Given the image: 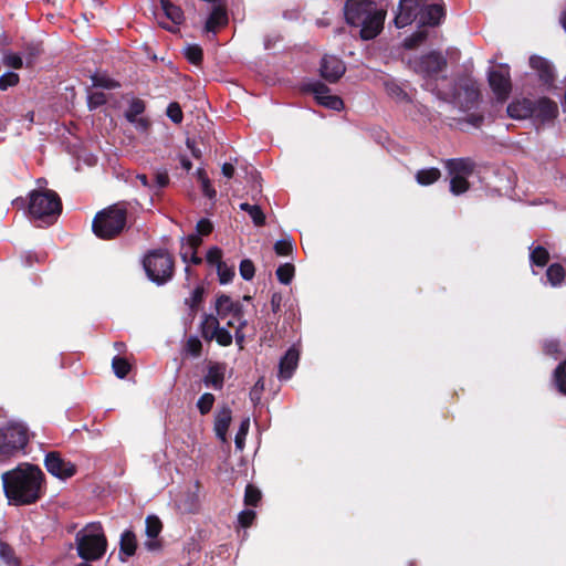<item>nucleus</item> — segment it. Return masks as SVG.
I'll use <instances>...</instances> for the list:
<instances>
[{
  "label": "nucleus",
  "instance_id": "nucleus-1",
  "mask_svg": "<svg viewBox=\"0 0 566 566\" xmlns=\"http://www.w3.org/2000/svg\"><path fill=\"white\" fill-rule=\"evenodd\" d=\"M1 481L8 503L14 506L35 504L46 492L45 474L31 463H21L3 472Z\"/></svg>",
  "mask_w": 566,
  "mask_h": 566
},
{
  "label": "nucleus",
  "instance_id": "nucleus-2",
  "mask_svg": "<svg viewBox=\"0 0 566 566\" xmlns=\"http://www.w3.org/2000/svg\"><path fill=\"white\" fill-rule=\"evenodd\" d=\"M344 11L347 23L359 29L363 40H371L382 30L386 11L378 9L374 1L347 0Z\"/></svg>",
  "mask_w": 566,
  "mask_h": 566
},
{
  "label": "nucleus",
  "instance_id": "nucleus-3",
  "mask_svg": "<svg viewBox=\"0 0 566 566\" xmlns=\"http://www.w3.org/2000/svg\"><path fill=\"white\" fill-rule=\"evenodd\" d=\"M76 551L85 562L99 560L106 553L107 538L99 522L86 524L75 535Z\"/></svg>",
  "mask_w": 566,
  "mask_h": 566
},
{
  "label": "nucleus",
  "instance_id": "nucleus-4",
  "mask_svg": "<svg viewBox=\"0 0 566 566\" xmlns=\"http://www.w3.org/2000/svg\"><path fill=\"white\" fill-rule=\"evenodd\" d=\"M126 226V210L117 205L98 212L93 220V231L101 239H112Z\"/></svg>",
  "mask_w": 566,
  "mask_h": 566
},
{
  "label": "nucleus",
  "instance_id": "nucleus-5",
  "mask_svg": "<svg viewBox=\"0 0 566 566\" xmlns=\"http://www.w3.org/2000/svg\"><path fill=\"white\" fill-rule=\"evenodd\" d=\"M30 214L44 223H52L61 212V200L52 190L32 191L29 203Z\"/></svg>",
  "mask_w": 566,
  "mask_h": 566
},
{
  "label": "nucleus",
  "instance_id": "nucleus-6",
  "mask_svg": "<svg viewBox=\"0 0 566 566\" xmlns=\"http://www.w3.org/2000/svg\"><path fill=\"white\" fill-rule=\"evenodd\" d=\"M144 268L148 277L156 284L161 285L171 279L174 261L167 252L156 250L145 258Z\"/></svg>",
  "mask_w": 566,
  "mask_h": 566
},
{
  "label": "nucleus",
  "instance_id": "nucleus-7",
  "mask_svg": "<svg viewBox=\"0 0 566 566\" xmlns=\"http://www.w3.org/2000/svg\"><path fill=\"white\" fill-rule=\"evenodd\" d=\"M446 168L450 176V191L454 196L467 192L470 188L468 178L474 171V163L469 158L446 160Z\"/></svg>",
  "mask_w": 566,
  "mask_h": 566
},
{
  "label": "nucleus",
  "instance_id": "nucleus-8",
  "mask_svg": "<svg viewBox=\"0 0 566 566\" xmlns=\"http://www.w3.org/2000/svg\"><path fill=\"white\" fill-rule=\"evenodd\" d=\"M28 430L20 424H11L0 431V459H8L28 444Z\"/></svg>",
  "mask_w": 566,
  "mask_h": 566
},
{
  "label": "nucleus",
  "instance_id": "nucleus-9",
  "mask_svg": "<svg viewBox=\"0 0 566 566\" xmlns=\"http://www.w3.org/2000/svg\"><path fill=\"white\" fill-rule=\"evenodd\" d=\"M410 66L416 73L427 80L423 84L424 88L433 91L432 83L429 80L444 70L447 66V60L441 53L433 51L427 55L410 61Z\"/></svg>",
  "mask_w": 566,
  "mask_h": 566
},
{
  "label": "nucleus",
  "instance_id": "nucleus-10",
  "mask_svg": "<svg viewBox=\"0 0 566 566\" xmlns=\"http://www.w3.org/2000/svg\"><path fill=\"white\" fill-rule=\"evenodd\" d=\"M216 312L220 318L230 317L228 325L235 328L237 333L245 325L243 321L242 304L234 302L228 295H220L216 301Z\"/></svg>",
  "mask_w": 566,
  "mask_h": 566
},
{
  "label": "nucleus",
  "instance_id": "nucleus-11",
  "mask_svg": "<svg viewBox=\"0 0 566 566\" xmlns=\"http://www.w3.org/2000/svg\"><path fill=\"white\" fill-rule=\"evenodd\" d=\"M44 467L50 474L61 480L72 478L76 473L75 464L64 460L57 451H51L45 455Z\"/></svg>",
  "mask_w": 566,
  "mask_h": 566
},
{
  "label": "nucleus",
  "instance_id": "nucleus-12",
  "mask_svg": "<svg viewBox=\"0 0 566 566\" xmlns=\"http://www.w3.org/2000/svg\"><path fill=\"white\" fill-rule=\"evenodd\" d=\"M427 0H400L395 17L397 28L411 24L418 18V12L424 7Z\"/></svg>",
  "mask_w": 566,
  "mask_h": 566
},
{
  "label": "nucleus",
  "instance_id": "nucleus-13",
  "mask_svg": "<svg viewBox=\"0 0 566 566\" xmlns=\"http://www.w3.org/2000/svg\"><path fill=\"white\" fill-rule=\"evenodd\" d=\"M489 84L499 101H505L511 92L510 73L506 67H499L489 73Z\"/></svg>",
  "mask_w": 566,
  "mask_h": 566
},
{
  "label": "nucleus",
  "instance_id": "nucleus-14",
  "mask_svg": "<svg viewBox=\"0 0 566 566\" xmlns=\"http://www.w3.org/2000/svg\"><path fill=\"white\" fill-rule=\"evenodd\" d=\"M307 91L314 95L321 105L334 111L343 108L342 98L332 95L329 88L325 84L319 82L311 83L307 85Z\"/></svg>",
  "mask_w": 566,
  "mask_h": 566
},
{
  "label": "nucleus",
  "instance_id": "nucleus-15",
  "mask_svg": "<svg viewBox=\"0 0 566 566\" xmlns=\"http://www.w3.org/2000/svg\"><path fill=\"white\" fill-rule=\"evenodd\" d=\"M202 333L206 338H214L222 346L229 345L232 342L231 334L219 326L218 318L212 314L206 315L202 322Z\"/></svg>",
  "mask_w": 566,
  "mask_h": 566
},
{
  "label": "nucleus",
  "instance_id": "nucleus-16",
  "mask_svg": "<svg viewBox=\"0 0 566 566\" xmlns=\"http://www.w3.org/2000/svg\"><path fill=\"white\" fill-rule=\"evenodd\" d=\"M226 370V364L210 360L207 366V374L203 377V384L216 390L222 389Z\"/></svg>",
  "mask_w": 566,
  "mask_h": 566
},
{
  "label": "nucleus",
  "instance_id": "nucleus-17",
  "mask_svg": "<svg viewBox=\"0 0 566 566\" xmlns=\"http://www.w3.org/2000/svg\"><path fill=\"white\" fill-rule=\"evenodd\" d=\"M345 72L343 62L333 55H326L322 59L321 75L328 82H336Z\"/></svg>",
  "mask_w": 566,
  "mask_h": 566
},
{
  "label": "nucleus",
  "instance_id": "nucleus-18",
  "mask_svg": "<svg viewBox=\"0 0 566 566\" xmlns=\"http://www.w3.org/2000/svg\"><path fill=\"white\" fill-rule=\"evenodd\" d=\"M444 17L443 8L440 4H424L418 12L417 20L421 25L436 27L439 25Z\"/></svg>",
  "mask_w": 566,
  "mask_h": 566
},
{
  "label": "nucleus",
  "instance_id": "nucleus-19",
  "mask_svg": "<svg viewBox=\"0 0 566 566\" xmlns=\"http://www.w3.org/2000/svg\"><path fill=\"white\" fill-rule=\"evenodd\" d=\"M535 103L528 98L515 99L507 106V115L513 119H526L533 117Z\"/></svg>",
  "mask_w": 566,
  "mask_h": 566
},
{
  "label": "nucleus",
  "instance_id": "nucleus-20",
  "mask_svg": "<svg viewBox=\"0 0 566 566\" xmlns=\"http://www.w3.org/2000/svg\"><path fill=\"white\" fill-rule=\"evenodd\" d=\"M201 244V239L197 234H190L182 240L180 255L184 262L199 264L201 259L196 255V249Z\"/></svg>",
  "mask_w": 566,
  "mask_h": 566
},
{
  "label": "nucleus",
  "instance_id": "nucleus-21",
  "mask_svg": "<svg viewBox=\"0 0 566 566\" xmlns=\"http://www.w3.org/2000/svg\"><path fill=\"white\" fill-rule=\"evenodd\" d=\"M479 98V90L475 83L469 81L464 85L461 86V91L458 93L457 99L458 104L463 109H470L474 106Z\"/></svg>",
  "mask_w": 566,
  "mask_h": 566
},
{
  "label": "nucleus",
  "instance_id": "nucleus-22",
  "mask_svg": "<svg viewBox=\"0 0 566 566\" xmlns=\"http://www.w3.org/2000/svg\"><path fill=\"white\" fill-rule=\"evenodd\" d=\"M231 409L229 407L221 408L214 419V432L216 436L221 440L226 441L229 426L231 423Z\"/></svg>",
  "mask_w": 566,
  "mask_h": 566
},
{
  "label": "nucleus",
  "instance_id": "nucleus-23",
  "mask_svg": "<svg viewBox=\"0 0 566 566\" xmlns=\"http://www.w3.org/2000/svg\"><path fill=\"white\" fill-rule=\"evenodd\" d=\"M558 112L557 104L547 99V98H541L535 104V113L533 117L546 122L549 119H553Z\"/></svg>",
  "mask_w": 566,
  "mask_h": 566
},
{
  "label": "nucleus",
  "instance_id": "nucleus-24",
  "mask_svg": "<svg viewBox=\"0 0 566 566\" xmlns=\"http://www.w3.org/2000/svg\"><path fill=\"white\" fill-rule=\"evenodd\" d=\"M228 23V14L223 7L217 6L213 8L211 14L209 15L205 30L207 32H216V30L220 27H223Z\"/></svg>",
  "mask_w": 566,
  "mask_h": 566
},
{
  "label": "nucleus",
  "instance_id": "nucleus-25",
  "mask_svg": "<svg viewBox=\"0 0 566 566\" xmlns=\"http://www.w3.org/2000/svg\"><path fill=\"white\" fill-rule=\"evenodd\" d=\"M530 65L537 71L541 80L548 84L553 80V67L549 62L539 56L530 57Z\"/></svg>",
  "mask_w": 566,
  "mask_h": 566
},
{
  "label": "nucleus",
  "instance_id": "nucleus-26",
  "mask_svg": "<svg viewBox=\"0 0 566 566\" xmlns=\"http://www.w3.org/2000/svg\"><path fill=\"white\" fill-rule=\"evenodd\" d=\"M137 549V538L133 531L126 530L120 535L119 541V554L126 557L134 556Z\"/></svg>",
  "mask_w": 566,
  "mask_h": 566
},
{
  "label": "nucleus",
  "instance_id": "nucleus-27",
  "mask_svg": "<svg viewBox=\"0 0 566 566\" xmlns=\"http://www.w3.org/2000/svg\"><path fill=\"white\" fill-rule=\"evenodd\" d=\"M300 356H282L279 364V378L281 380H287L292 377L298 365Z\"/></svg>",
  "mask_w": 566,
  "mask_h": 566
},
{
  "label": "nucleus",
  "instance_id": "nucleus-28",
  "mask_svg": "<svg viewBox=\"0 0 566 566\" xmlns=\"http://www.w3.org/2000/svg\"><path fill=\"white\" fill-rule=\"evenodd\" d=\"M160 8L166 18H168L175 25H178L184 21L182 10L169 0H160Z\"/></svg>",
  "mask_w": 566,
  "mask_h": 566
},
{
  "label": "nucleus",
  "instance_id": "nucleus-29",
  "mask_svg": "<svg viewBox=\"0 0 566 566\" xmlns=\"http://www.w3.org/2000/svg\"><path fill=\"white\" fill-rule=\"evenodd\" d=\"M441 177L438 168H426L417 171L415 178L420 186H430Z\"/></svg>",
  "mask_w": 566,
  "mask_h": 566
},
{
  "label": "nucleus",
  "instance_id": "nucleus-30",
  "mask_svg": "<svg viewBox=\"0 0 566 566\" xmlns=\"http://www.w3.org/2000/svg\"><path fill=\"white\" fill-rule=\"evenodd\" d=\"M112 368L118 378H125L132 370V363L126 356H114L112 360Z\"/></svg>",
  "mask_w": 566,
  "mask_h": 566
},
{
  "label": "nucleus",
  "instance_id": "nucleus-31",
  "mask_svg": "<svg viewBox=\"0 0 566 566\" xmlns=\"http://www.w3.org/2000/svg\"><path fill=\"white\" fill-rule=\"evenodd\" d=\"M145 533L148 538H157L163 531V523L156 515H148L145 520Z\"/></svg>",
  "mask_w": 566,
  "mask_h": 566
},
{
  "label": "nucleus",
  "instance_id": "nucleus-32",
  "mask_svg": "<svg viewBox=\"0 0 566 566\" xmlns=\"http://www.w3.org/2000/svg\"><path fill=\"white\" fill-rule=\"evenodd\" d=\"M546 276L552 286L560 285L565 279V270L560 264H552L547 271Z\"/></svg>",
  "mask_w": 566,
  "mask_h": 566
},
{
  "label": "nucleus",
  "instance_id": "nucleus-33",
  "mask_svg": "<svg viewBox=\"0 0 566 566\" xmlns=\"http://www.w3.org/2000/svg\"><path fill=\"white\" fill-rule=\"evenodd\" d=\"M145 111V104L142 99H133L125 112V117L129 123H134Z\"/></svg>",
  "mask_w": 566,
  "mask_h": 566
},
{
  "label": "nucleus",
  "instance_id": "nucleus-34",
  "mask_svg": "<svg viewBox=\"0 0 566 566\" xmlns=\"http://www.w3.org/2000/svg\"><path fill=\"white\" fill-rule=\"evenodd\" d=\"M240 209L249 213L255 226L264 223L265 216L259 206L243 202L240 205Z\"/></svg>",
  "mask_w": 566,
  "mask_h": 566
},
{
  "label": "nucleus",
  "instance_id": "nucleus-35",
  "mask_svg": "<svg viewBox=\"0 0 566 566\" xmlns=\"http://www.w3.org/2000/svg\"><path fill=\"white\" fill-rule=\"evenodd\" d=\"M0 558L9 566H19L14 549L6 542L0 541Z\"/></svg>",
  "mask_w": 566,
  "mask_h": 566
},
{
  "label": "nucleus",
  "instance_id": "nucleus-36",
  "mask_svg": "<svg viewBox=\"0 0 566 566\" xmlns=\"http://www.w3.org/2000/svg\"><path fill=\"white\" fill-rule=\"evenodd\" d=\"M554 382L558 391L566 396V360L560 363L555 369Z\"/></svg>",
  "mask_w": 566,
  "mask_h": 566
},
{
  "label": "nucleus",
  "instance_id": "nucleus-37",
  "mask_svg": "<svg viewBox=\"0 0 566 566\" xmlns=\"http://www.w3.org/2000/svg\"><path fill=\"white\" fill-rule=\"evenodd\" d=\"M262 497L261 491L253 484H248L244 492V504L247 506H258Z\"/></svg>",
  "mask_w": 566,
  "mask_h": 566
},
{
  "label": "nucleus",
  "instance_id": "nucleus-38",
  "mask_svg": "<svg viewBox=\"0 0 566 566\" xmlns=\"http://www.w3.org/2000/svg\"><path fill=\"white\" fill-rule=\"evenodd\" d=\"M530 258L533 264L537 266H544L549 259V253L545 248L536 247L531 250Z\"/></svg>",
  "mask_w": 566,
  "mask_h": 566
},
{
  "label": "nucleus",
  "instance_id": "nucleus-39",
  "mask_svg": "<svg viewBox=\"0 0 566 566\" xmlns=\"http://www.w3.org/2000/svg\"><path fill=\"white\" fill-rule=\"evenodd\" d=\"M217 272L220 283L227 284L231 282L234 276V265H228L226 262H219Z\"/></svg>",
  "mask_w": 566,
  "mask_h": 566
},
{
  "label": "nucleus",
  "instance_id": "nucleus-40",
  "mask_svg": "<svg viewBox=\"0 0 566 566\" xmlns=\"http://www.w3.org/2000/svg\"><path fill=\"white\" fill-rule=\"evenodd\" d=\"M214 400V396L210 392H205L203 395H201L197 401L199 412L201 415L209 413L213 407Z\"/></svg>",
  "mask_w": 566,
  "mask_h": 566
},
{
  "label": "nucleus",
  "instance_id": "nucleus-41",
  "mask_svg": "<svg viewBox=\"0 0 566 566\" xmlns=\"http://www.w3.org/2000/svg\"><path fill=\"white\" fill-rule=\"evenodd\" d=\"M276 276L283 284H289L294 276V266L291 263L282 264L276 270Z\"/></svg>",
  "mask_w": 566,
  "mask_h": 566
},
{
  "label": "nucleus",
  "instance_id": "nucleus-42",
  "mask_svg": "<svg viewBox=\"0 0 566 566\" xmlns=\"http://www.w3.org/2000/svg\"><path fill=\"white\" fill-rule=\"evenodd\" d=\"M428 36V33L426 30H419L411 34L409 38L405 39L403 46L406 49H415L420 43H422Z\"/></svg>",
  "mask_w": 566,
  "mask_h": 566
},
{
  "label": "nucleus",
  "instance_id": "nucleus-43",
  "mask_svg": "<svg viewBox=\"0 0 566 566\" xmlns=\"http://www.w3.org/2000/svg\"><path fill=\"white\" fill-rule=\"evenodd\" d=\"M92 83L94 87H103L107 90L116 88L118 87V83L114 80L105 76V75H98L95 74L92 76Z\"/></svg>",
  "mask_w": 566,
  "mask_h": 566
},
{
  "label": "nucleus",
  "instance_id": "nucleus-44",
  "mask_svg": "<svg viewBox=\"0 0 566 566\" xmlns=\"http://www.w3.org/2000/svg\"><path fill=\"white\" fill-rule=\"evenodd\" d=\"M249 428H250V420H249V418H247L241 422L239 430L235 434L234 442H235V447L238 449H242L244 447V440L248 434Z\"/></svg>",
  "mask_w": 566,
  "mask_h": 566
},
{
  "label": "nucleus",
  "instance_id": "nucleus-45",
  "mask_svg": "<svg viewBox=\"0 0 566 566\" xmlns=\"http://www.w3.org/2000/svg\"><path fill=\"white\" fill-rule=\"evenodd\" d=\"M264 377L261 376L254 384V386L250 390V399L255 405L261 400L262 392L264 390Z\"/></svg>",
  "mask_w": 566,
  "mask_h": 566
},
{
  "label": "nucleus",
  "instance_id": "nucleus-46",
  "mask_svg": "<svg viewBox=\"0 0 566 566\" xmlns=\"http://www.w3.org/2000/svg\"><path fill=\"white\" fill-rule=\"evenodd\" d=\"M255 517H256V514L253 510H244V511L240 512V514L238 516V521L242 527L247 528L253 524Z\"/></svg>",
  "mask_w": 566,
  "mask_h": 566
},
{
  "label": "nucleus",
  "instance_id": "nucleus-47",
  "mask_svg": "<svg viewBox=\"0 0 566 566\" xmlns=\"http://www.w3.org/2000/svg\"><path fill=\"white\" fill-rule=\"evenodd\" d=\"M18 81H19L18 74H15L13 72L4 73L3 75L0 76V90L6 91L10 86L15 85L18 83Z\"/></svg>",
  "mask_w": 566,
  "mask_h": 566
},
{
  "label": "nucleus",
  "instance_id": "nucleus-48",
  "mask_svg": "<svg viewBox=\"0 0 566 566\" xmlns=\"http://www.w3.org/2000/svg\"><path fill=\"white\" fill-rule=\"evenodd\" d=\"M186 56L191 63L197 64L202 60V50L198 45H189L186 48Z\"/></svg>",
  "mask_w": 566,
  "mask_h": 566
},
{
  "label": "nucleus",
  "instance_id": "nucleus-49",
  "mask_svg": "<svg viewBox=\"0 0 566 566\" xmlns=\"http://www.w3.org/2000/svg\"><path fill=\"white\" fill-rule=\"evenodd\" d=\"M274 250L277 255H289L292 253L293 245L290 240L283 239V240H279L274 244Z\"/></svg>",
  "mask_w": 566,
  "mask_h": 566
},
{
  "label": "nucleus",
  "instance_id": "nucleus-50",
  "mask_svg": "<svg viewBox=\"0 0 566 566\" xmlns=\"http://www.w3.org/2000/svg\"><path fill=\"white\" fill-rule=\"evenodd\" d=\"M87 103L90 108H96L106 103V95L102 92H94L88 94Z\"/></svg>",
  "mask_w": 566,
  "mask_h": 566
},
{
  "label": "nucleus",
  "instance_id": "nucleus-51",
  "mask_svg": "<svg viewBox=\"0 0 566 566\" xmlns=\"http://www.w3.org/2000/svg\"><path fill=\"white\" fill-rule=\"evenodd\" d=\"M167 116L176 124L182 120V112L177 103H171L167 108Z\"/></svg>",
  "mask_w": 566,
  "mask_h": 566
},
{
  "label": "nucleus",
  "instance_id": "nucleus-52",
  "mask_svg": "<svg viewBox=\"0 0 566 566\" xmlns=\"http://www.w3.org/2000/svg\"><path fill=\"white\" fill-rule=\"evenodd\" d=\"M240 274L244 280H251L254 276V265L250 260H243L240 263Z\"/></svg>",
  "mask_w": 566,
  "mask_h": 566
},
{
  "label": "nucleus",
  "instance_id": "nucleus-53",
  "mask_svg": "<svg viewBox=\"0 0 566 566\" xmlns=\"http://www.w3.org/2000/svg\"><path fill=\"white\" fill-rule=\"evenodd\" d=\"M169 184V176L167 170H157L155 172V186L157 188H164Z\"/></svg>",
  "mask_w": 566,
  "mask_h": 566
},
{
  "label": "nucleus",
  "instance_id": "nucleus-54",
  "mask_svg": "<svg viewBox=\"0 0 566 566\" xmlns=\"http://www.w3.org/2000/svg\"><path fill=\"white\" fill-rule=\"evenodd\" d=\"M4 63L12 69H21L23 65L21 56L18 54H6L3 59Z\"/></svg>",
  "mask_w": 566,
  "mask_h": 566
},
{
  "label": "nucleus",
  "instance_id": "nucleus-55",
  "mask_svg": "<svg viewBox=\"0 0 566 566\" xmlns=\"http://www.w3.org/2000/svg\"><path fill=\"white\" fill-rule=\"evenodd\" d=\"M387 91L392 97L399 101L406 99L408 97L407 93L397 84H388Z\"/></svg>",
  "mask_w": 566,
  "mask_h": 566
},
{
  "label": "nucleus",
  "instance_id": "nucleus-56",
  "mask_svg": "<svg viewBox=\"0 0 566 566\" xmlns=\"http://www.w3.org/2000/svg\"><path fill=\"white\" fill-rule=\"evenodd\" d=\"M197 235H207L212 231V224L208 219H201L197 223Z\"/></svg>",
  "mask_w": 566,
  "mask_h": 566
},
{
  "label": "nucleus",
  "instance_id": "nucleus-57",
  "mask_svg": "<svg viewBox=\"0 0 566 566\" xmlns=\"http://www.w3.org/2000/svg\"><path fill=\"white\" fill-rule=\"evenodd\" d=\"M199 182L201 186V191L203 192V195L206 197H208L209 199H212L216 197V190L212 188L209 178H201V180Z\"/></svg>",
  "mask_w": 566,
  "mask_h": 566
},
{
  "label": "nucleus",
  "instance_id": "nucleus-58",
  "mask_svg": "<svg viewBox=\"0 0 566 566\" xmlns=\"http://www.w3.org/2000/svg\"><path fill=\"white\" fill-rule=\"evenodd\" d=\"M207 261L210 264L218 266L219 262H223L221 260V251L218 248H212L207 253Z\"/></svg>",
  "mask_w": 566,
  "mask_h": 566
},
{
  "label": "nucleus",
  "instance_id": "nucleus-59",
  "mask_svg": "<svg viewBox=\"0 0 566 566\" xmlns=\"http://www.w3.org/2000/svg\"><path fill=\"white\" fill-rule=\"evenodd\" d=\"M544 349L547 354H556L560 350L559 342L554 338L546 339L544 343Z\"/></svg>",
  "mask_w": 566,
  "mask_h": 566
},
{
  "label": "nucleus",
  "instance_id": "nucleus-60",
  "mask_svg": "<svg viewBox=\"0 0 566 566\" xmlns=\"http://www.w3.org/2000/svg\"><path fill=\"white\" fill-rule=\"evenodd\" d=\"M144 546L147 551L149 552H154V551H158L161 548V543L160 541H158L157 538H148L145 543H144Z\"/></svg>",
  "mask_w": 566,
  "mask_h": 566
},
{
  "label": "nucleus",
  "instance_id": "nucleus-61",
  "mask_svg": "<svg viewBox=\"0 0 566 566\" xmlns=\"http://www.w3.org/2000/svg\"><path fill=\"white\" fill-rule=\"evenodd\" d=\"M202 293H203V290L201 287H197L193 292H192V295H191V298H190V306L193 307L196 304H198L199 302H201L202 300Z\"/></svg>",
  "mask_w": 566,
  "mask_h": 566
},
{
  "label": "nucleus",
  "instance_id": "nucleus-62",
  "mask_svg": "<svg viewBox=\"0 0 566 566\" xmlns=\"http://www.w3.org/2000/svg\"><path fill=\"white\" fill-rule=\"evenodd\" d=\"M138 130L140 132H145L147 130L148 126H149V123L146 118L142 117V118H138L137 120H135L134 123H132Z\"/></svg>",
  "mask_w": 566,
  "mask_h": 566
},
{
  "label": "nucleus",
  "instance_id": "nucleus-63",
  "mask_svg": "<svg viewBox=\"0 0 566 566\" xmlns=\"http://www.w3.org/2000/svg\"><path fill=\"white\" fill-rule=\"evenodd\" d=\"M222 175L227 178H232L234 175V166L229 163L223 164L222 165Z\"/></svg>",
  "mask_w": 566,
  "mask_h": 566
},
{
  "label": "nucleus",
  "instance_id": "nucleus-64",
  "mask_svg": "<svg viewBox=\"0 0 566 566\" xmlns=\"http://www.w3.org/2000/svg\"><path fill=\"white\" fill-rule=\"evenodd\" d=\"M136 180H138L143 187L153 189V185L148 181V178L146 175H144V174L137 175Z\"/></svg>",
  "mask_w": 566,
  "mask_h": 566
}]
</instances>
